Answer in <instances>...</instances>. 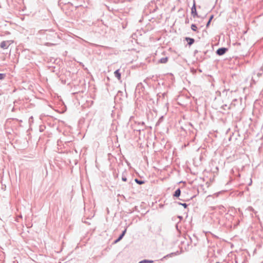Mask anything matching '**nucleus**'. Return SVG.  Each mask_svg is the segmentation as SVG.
<instances>
[{
    "label": "nucleus",
    "mask_w": 263,
    "mask_h": 263,
    "mask_svg": "<svg viewBox=\"0 0 263 263\" xmlns=\"http://www.w3.org/2000/svg\"><path fill=\"white\" fill-rule=\"evenodd\" d=\"M191 29L192 30H193L194 31H197V27L196 25L195 24H192L191 25Z\"/></svg>",
    "instance_id": "obj_9"
},
{
    "label": "nucleus",
    "mask_w": 263,
    "mask_h": 263,
    "mask_svg": "<svg viewBox=\"0 0 263 263\" xmlns=\"http://www.w3.org/2000/svg\"><path fill=\"white\" fill-rule=\"evenodd\" d=\"M168 61V58L167 57L161 58L159 63H166Z\"/></svg>",
    "instance_id": "obj_6"
},
{
    "label": "nucleus",
    "mask_w": 263,
    "mask_h": 263,
    "mask_svg": "<svg viewBox=\"0 0 263 263\" xmlns=\"http://www.w3.org/2000/svg\"><path fill=\"white\" fill-rule=\"evenodd\" d=\"M125 232H126V230H125L123 232L122 234L120 235V236L118 238V239L116 241V242H118V241H120V240L122 238V237H123V236L125 235Z\"/></svg>",
    "instance_id": "obj_8"
},
{
    "label": "nucleus",
    "mask_w": 263,
    "mask_h": 263,
    "mask_svg": "<svg viewBox=\"0 0 263 263\" xmlns=\"http://www.w3.org/2000/svg\"><path fill=\"white\" fill-rule=\"evenodd\" d=\"M180 204L182 205L185 208L187 207V204L186 203H180Z\"/></svg>",
    "instance_id": "obj_13"
},
{
    "label": "nucleus",
    "mask_w": 263,
    "mask_h": 263,
    "mask_svg": "<svg viewBox=\"0 0 263 263\" xmlns=\"http://www.w3.org/2000/svg\"><path fill=\"white\" fill-rule=\"evenodd\" d=\"M191 13L194 17L197 16V12L196 11L195 4H194L191 8Z\"/></svg>",
    "instance_id": "obj_2"
},
{
    "label": "nucleus",
    "mask_w": 263,
    "mask_h": 263,
    "mask_svg": "<svg viewBox=\"0 0 263 263\" xmlns=\"http://www.w3.org/2000/svg\"><path fill=\"white\" fill-rule=\"evenodd\" d=\"M122 180H123L124 181H126V178H122Z\"/></svg>",
    "instance_id": "obj_16"
},
{
    "label": "nucleus",
    "mask_w": 263,
    "mask_h": 263,
    "mask_svg": "<svg viewBox=\"0 0 263 263\" xmlns=\"http://www.w3.org/2000/svg\"><path fill=\"white\" fill-rule=\"evenodd\" d=\"M5 77V74L4 73H0V80H2L4 79Z\"/></svg>",
    "instance_id": "obj_11"
},
{
    "label": "nucleus",
    "mask_w": 263,
    "mask_h": 263,
    "mask_svg": "<svg viewBox=\"0 0 263 263\" xmlns=\"http://www.w3.org/2000/svg\"><path fill=\"white\" fill-rule=\"evenodd\" d=\"M210 23H211V22H209V21H208V23H207V24H206V27H207L209 26V25H210Z\"/></svg>",
    "instance_id": "obj_15"
},
{
    "label": "nucleus",
    "mask_w": 263,
    "mask_h": 263,
    "mask_svg": "<svg viewBox=\"0 0 263 263\" xmlns=\"http://www.w3.org/2000/svg\"><path fill=\"white\" fill-rule=\"evenodd\" d=\"M216 263H220V262H216Z\"/></svg>",
    "instance_id": "obj_17"
},
{
    "label": "nucleus",
    "mask_w": 263,
    "mask_h": 263,
    "mask_svg": "<svg viewBox=\"0 0 263 263\" xmlns=\"http://www.w3.org/2000/svg\"><path fill=\"white\" fill-rule=\"evenodd\" d=\"M135 181L139 184H141L143 183L142 181H140L138 179H136Z\"/></svg>",
    "instance_id": "obj_12"
},
{
    "label": "nucleus",
    "mask_w": 263,
    "mask_h": 263,
    "mask_svg": "<svg viewBox=\"0 0 263 263\" xmlns=\"http://www.w3.org/2000/svg\"><path fill=\"white\" fill-rule=\"evenodd\" d=\"M12 43V41H4L1 42L0 47L2 48L7 49Z\"/></svg>",
    "instance_id": "obj_1"
},
{
    "label": "nucleus",
    "mask_w": 263,
    "mask_h": 263,
    "mask_svg": "<svg viewBox=\"0 0 263 263\" xmlns=\"http://www.w3.org/2000/svg\"><path fill=\"white\" fill-rule=\"evenodd\" d=\"M115 76L119 80H121V73L119 72V70H117L114 72Z\"/></svg>",
    "instance_id": "obj_4"
},
{
    "label": "nucleus",
    "mask_w": 263,
    "mask_h": 263,
    "mask_svg": "<svg viewBox=\"0 0 263 263\" xmlns=\"http://www.w3.org/2000/svg\"><path fill=\"white\" fill-rule=\"evenodd\" d=\"M227 51V49L226 48H219L217 50V53L219 55H221L224 54Z\"/></svg>",
    "instance_id": "obj_3"
},
{
    "label": "nucleus",
    "mask_w": 263,
    "mask_h": 263,
    "mask_svg": "<svg viewBox=\"0 0 263 263\" xmlns=\"http://www.w3.org/2000/svg\"><path fill=\"white\" fill-rule=\"evenodd\" d=\"M152 262H153V260H143L140 261L139 263H152Z\"/></svg>",
    "instance_id": "obj_10"
},
{
    "label": "nucleus",
    "mask_w": 263,
    "mask_h": 263,
    "mask_svg": "<svg viewBox=\"0 0 263 263\" xmlns=\"http://www.w3.org/2000/svg\"><path fill=\"white\" fill-rule=\"evenodd\" d=\"M185 40L188 42V44L189 45H192L194 43V39L190 38V37H186Z\"/></svg>",
    "instance_id": "obj_5"
},
{
    "label": "nucleus",
    "mask_w": 263,
    "mask_h": 263,
    "mask_svg": "<svg viewBox=\"0 0 263 263\" xmlns=\"http://www.w3.org/2000/svg\"><path fill=\"white\" fill-rule=\"evenodd\" d=\"M180 193H181V191H180V189H178L175 191L174 195V196L178 197L180 196Z\"/></svg>",
    "instance_id": "obj_7"
},
{
    "label": "nucleus",
    "mask_w": 263,
    "mask_h": 263,
    "mask_svg": "<svg viewBox=\"0 0 263 263\" xmlns=\"http://www.w3.org/2000/svg\"><path fill=\"white\" fill-rule=\"evenodd\" d=\"M213 15H211L209 19V22H211L212 21V20L213 19Z\"/></svg>",
    "instance_id": "obj_14"
}]
</instances>
